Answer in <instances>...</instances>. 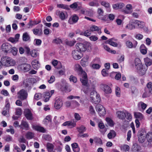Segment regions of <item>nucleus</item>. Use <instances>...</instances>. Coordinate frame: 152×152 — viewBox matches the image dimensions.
I'll use <instances>...</instances> for the list:
<instances>
[{
	"label": "nucleus",
	"instance_id": "24",
	"mask_svg": "<svg viewBox=\"0 0 152 152\" xmlns=\"http://www.w3.org/2000/svg\"><path fill=\"white\" fill-rule=\"evenodd\" d=\"M54 145L52 143L48 142L47 143L46 148L48 152H51L54 149Z\"/></svg>",
	"mask_w": 152,
	"mask_h": 152
},
{
	"label": "nucleus",
	"instance_id": "34",
	"mask_svg": "<svg viewBox=\"0 0 152 152\" xmlns=\"http://www.w3.org/2000/svg\"><path fill=\"white\" fill-rule=\"evenodd\" d=\"M78 131L79 132V134L83 133L86 130V128L83 126H81L77 128Z\"/></svg>",
	"mask_w": 152,
	"mask_h": 152
},
{
	"label": "nucleus",
	"instance_id": "12",
	"mask_svg": "<svg viewBox=\"0 0 152 152\" xmlns=\"http://www.w3.org/2000/svg\"><path fill=\"white\" fill-rule=\"evenodd\" d=\"M25 115L26 118L28 120H31L33 118L32 114L30 110L28 109L25 110Z\"/></svg>",
	"mask_w": 152,
	"mask_h": 152
},
{
	"label": "nucleus",
	"instance_id": "62",
	"mask_svg": "<svg viewBox=\"0 0 152 152\" xmlns=\"http://www.w3.org/2000/svg\"><path fill=\"white\" fill-rule=\"evenodd\" d=\"M135 37L137 39L141 40L143 38V36L141 34H138L135 35Z\"/></svg>",
	"mask_w": 152,
	"mask_h": 152
},
{
	"label": "nucleus",
	"instance_id": "48",
	"mask_svg": "<svg viewBox=\"0 0 152 152\" xmlns=\"http://www.w3.org/2000/svg\"><path fill=\"white\" fill-rule=\"evenodd\" d=\"M72 102V105L74 107H78L80 105V104L76 101L73 100Z\"/></svg>",
	"mask_w": 152,
	"mask_h": 152
},
{
	"label": "nucleus",
	"instance_id": "56",
	"mask_svg": "<svg viewBox=\"0 0 152 152\" xmlns=\"http://www.w3.org/2000/svg\"><path fill=\"white\" fill-rule=\"evenodd\" d=\"M125 117H126L127 119L130 120L132 119V116L130 113L127 112H125Z\"/></svg>",
	"mask_w": 152,
	"mask_h": 152
},
{
	"label": "nucleus",
	"instance_id": "20",
	"mask_svg": "<svg viewBox=\"0 0 152 152\" xmlns=\"http://www.w3.org/2000/svg\"><path fill=\"white\" fill-rule=\"evenodd\" d=\"M151 94H152V88L145 91L143 94L142 97L143 98L149 97Z\"/></svg>",
	"mask_w": 152,
	"mask_h": 152
},
{
	"label": "nucleus",
	"instance_id": "41",
	"mask_svg": "<svg viewBox=\"0 0 152 152\" xmlns=\"http://www.w3.org/2000/svg\"><path fill=\"white\" fill-rule=\"evenodd\" d=\"M58 14L61 20H63L66 19L65 15L64 13L62 12H59Z\"/></svg>",
	"mask_w": 152,
	"mask_h": 152
},
{
	"label": "nucleus",
	"instance_id": "22",
	"mask_svg": "<svg viewBox=\"0 0 152 152\" xmlns=\"http://www.w3.org/2000/svg\"><path fill=\"white\" fill-rule=\"evenodd\" d=\"M116 135L115 132L113 130H111L107 134V137L109 139L113 138Z\"/></svg>",
	"mask_w": 152,
	"mask_h": 152
},
{
	"label": "nucleus",
	"instance_id": "47",
	"mask_svg": "<svg viewBox=\"0 0 152 152\" xmlns=\"http://www.w3.org/2000/svg\"><path fill=\"white\" fill-rule=\"evenodd\" d=\"M30 54L31 56L34 57H36L38 56L37 51L34 50H31Z\"/></svg>",
	"mask_w": 152,
	"mask_h": 152
},
{
	"label": "nucleus",
	"instance_id": "2",
	"mask_svg": "<svg viewBox=\"0 0 152 152\" xmlns=\"http://www.w3.org/2000/svg\"><path fill=\"white\" fill-rule=\"evenodd\" d=\"M90 46V44L89 43L85 42L83 43H77L76 45V47L77 50L81 52L85 51Z\"/></svg>",
	"mask_w": 152,
	"mask_h": 152
},
{
	"label": "nucleus",
	"instance_id": "32",
	"mask_svg": "<svg viewBox=\"0 0 152 152\" xmlns=\"http://www.w3.org/2000/svg\"><path fill=\"white\" fill-rule=\"evenodd\" d=\"M114 40V39L113 38H111L109 39L108 41V43L111 46L113 47H117L118 45V44L116 42H114L113 41Z\"/></svg>",
	"mask_w": 152,
	"mask_h": 152
},
{
	"label": "nucleus",
	"instance_id": "52",
	"mask_svg": "<svg viewBox=\"0 0 152 152\" xmlns=\"http://www.w3.org/2000/svg\"><path fill=\"white\" fill-rule=\"evenodd\" d=\"M43 137L46 140L51 141L52 140L51 137L49 135H44Z\"/></svg>",
	"mask_w": 152,
	"mask_h": 152
},
{
	"label": "nucleus",
	"instance_id": "17",
	"mask_svg": "<svg viewBox=\"0 0 152 152\" xmlns=\"http://www.w3.org/2000/svg\"><path fill=\"white\" fill-rule=\"evenodd\" d=\"M137 67V72L139 74L141 75H143L145 74L146 73L147 69L145 68H143V66L142 67H140V68Z\"/></svg>",
	"mask_w": 152,
	"mask_h": 152
},
{
	"label": "nucleus",
	"instance_id": "64",
	"mask_svg": "<svg viewBox=\"0 0 152 152\" xmlns=\"http://www.w3.org/2000/svg\"><path fill=\"white\" fill-rule=\"evenodd\" d=\"M152 88V83H151V82H149L147 84V88H145V91Z\"/></svg>",
	"mask_w": 152,
	"mask_h": 152
},
{
	"label": "nucleus",
	"instance_id": "53",
	"mask_svg": "<svg viewBox=\"0 0 152 152\" xmlns=\"http://www.w3.org/2000/svg\"><path fill=\"white\" fill-rule=\"evenodd\" d=\"M69 79L70 81H72L74 83H75L77 81V79L76 78L72 75H71L70 76Z\"/></svg>",
	"mask_w": 152,
	"mask_h": 152
},
{
	"label": "nucleus",
	"instance_id": "6",
	"mask_svg": "<svg viewBox=\"0 0 152 152\" xmlns=\"http://www.w3.org/2000/svg\"><path fill=\"white\" fill-rule=\"evenodd\" d=\"M72 56L75 60H77L80 59L82 57L81 52L77 50H74L72 51Z\"/></svg>",
	"mask_w": 152,
	"mask_h": 152
},
{
	"label": "nucleus",
	"instance_id": "3",
	"mask_svg": "<svg viewBox=\"0 0 152 152\" xmlns=\"http://www.w3.org/2000/svg\"><path fill=\"white\" fill-rule=\"evenodd\" d=\"M2 62L5 63V65L7 66L13 65L15 63V61L11 58L8 56L3 57L1 58Z\"/></svg>",
	"mask_w": 152,
	"mask_h": 152
},
{
	"label": "nucleus",
	"instance_id": "9",
	"mask_svg": "<svg viewBox=\"0 0 152 152\" xmlns=\"http://www.w3.org/2000/svg\"><path fill=\"white\" fill-rule=\"evenodd\" d=\"M101 87L102 89L105 93L107 94H110L112 91L111 88L106 84H102Z\"/></svg>",
	"mask_w": 152,
	"mask_h": 152
},
{
	"label": "nucleus",
	"instance_id": "35",
	"mask_svg": "<svg viewBox=\"0 0 152 152\" xmlns=\"http://www.w3.org/2000/svg\"><path fill=\"white\" fill-rule=\"evenodd\" d=\"M26 138L28 139H31L34 137V134L31 132H27L26 135Z\"/></svg>",
	"mask_w": 152,
	"mask_h": 152
},
{
	"label": "nucleus",
	"instance_id": "37",
	"mask_svg": "<svg viewBox=\"0 0 152 152\" xmlns=\"http://www.w3.org/2000/svg\"><path fill=\"white\" fill-rule=\"evenodd\" d=\"M106 120L108 125L111 126H113L114 125V124L113 120L109 118H107Z\"/></svg>",
	"mask_w": 152,
	"mask_h": 152
},
{
	"label": "nucleus",
	"instance_id": "59",
	"mask_svg": "<svg viewBox=\"0 0 152 152\" xmlns=\"http://www.w3.org/2000/svg\"><path fill=\"white\" fill-rule=\"evenodd\" d=\"M75 42V41H67L66 42V44L69 46H73Z\"/></svg>",
	"mask_w": 152,
	"mask_h": 152
},
{
	"label": "nucleus",
	"instance_id": "1",
	"mask_svg": "<svg viewBox=\"0 0 152 152\" xmlns=\"http://www.w3.org/2000/svg\"><path fill=\"white\" fill-rule=\"evenodd\" d=\"M75 71L79 72L80 73V79L82 84L86 86H88L87 77L86 72L83 70L82 67L79 64H75Z\"/></svg>",
	"mask_w": 152,
	"mask_h": 152
},
{
	"label": "nucleus",
	"instance_id": "31",
	"mask_svg": "<svg viewBox=\"0 0 152 152\" xmlns=\"http://www.w3.org/2000/svg\"><path fill=\"white\" fill-rule=\"evenodd\" d=\"M140 48V51L143 54H146L147 51V49L144 45H141Z\"/></svg>",
	"mask_w": 152,
	"mask_h": 152
},
{
	"label": "nucleus",
	"instance_id": "11",
	"mask_svg": "<svg viewBox=\"0 0 152 152\" xmlns=\"http://www.w3.org/2000/svg\"><path fill=\"white\" fill-rule=\"evenodd\" d=\"M1 48L3 51L7 53L10 51L11 49V46L8 43H5L2 45Z\"/></svg>",
	"mask_w": 152,
	"mask_h": 152
},
{
	"label": "nucleus",
	"instance_id": "54",
	"mask_svg": "<svg viewBox=\"0 0 152 152\" xmlns=\"http://www.w3.org/2000/svg\"><path fill=\"white\" fill-rule=\"evenodd\" d=\"M108 70H107L106 69H103L102 71V75L104 77L108 76Z\"/></svg>",
	"mask_w": 152,
	"mask_h": 152
},
{
	"label": "nucleus",
	"instance_id": "49",
	"mask_svg": "<svg viewBox=\"0 0 152 152\" xmlns=\"http://www.w3.org/2000/svg\"><path fill=\"white\" fill-rule=\"evenodd\" d=\"M101 65L100 64L94 63L92 65V67L93 69H98L101 67Z\"/></svg>",
	"mask_w": 152,
	"mask_h": 152
},
{
	"label": "nucleus",
	"instance_id": "46",
	"mask_svg": "<svg viewBox=\"0 0 152 152\" xmlns=\"http://www.w3.org/2000/svg\"><path fill=\"white\" fill-rule=\"evenodd\" d=\"M126 28L129 30H131L135 28V26L132 24L129 23L126 26Z\"/></svg>",
	"mask_w": 152,
	"mask_h": 152
},
{
	"label": "nucleus",
	"instance_id": "36",
	"mask_svg": "<svg viewBox=\"0 0 152 152\" xmlns=\"http://www.w3.org/2000/svg\"><path fill=\"white\" fill-rule=\"evenodd\" d=\"M33 31L35 35L38 34V35H41L42 33V31L41 29L39 30L37 29H33Z\"/></svg>",
	"mask_w": 152,
	"mask_h": 152
},
{
	"label": "nucleus",
	"instance_id": "43",
	"mask_svg": "<svg viewBox=\"0 0 152 152\" xmlns=\"http://www.w3.org/2000/svg\"><path fill=\"white\" fill-rule=\"evenodd\" d=\"M87 59H86L85 58H83L82 59L81 61V65L83 66H85L87 65Z\"/></svg>",
	"mask_w": 152,
	"mask_h": 152
},
{
	"label": "nucleus",
	"instance_id": "16",
	"mask_svg": "<svg viewBox=\"0 0 152 152\" xmlns=\"http://www.w3.org/2000/svg\"><path fill=\"white\" fill-rule=\"evenodd\" d=\"M91 102L95 104L99 103L101 100L99 95L98 94L91 99Z\"/></svg>",
	"mask_w": 152,
	"mask_h": 152
},
{
	"label": "nucleus",
	"instance_id": "57",
	"mask_svg": "<svg viewBox=\"0 0 152 152\" xmlns=\"http://www.w3.org/2000/svg\"><path fill=\"white\" fill-rule=\"evenodd\" d=\"M102 107H104L101 104H99L96 105V110L98 112H99V110L100 111L101 110H102V109H103V108H102Z\"/></svg>",
	"mask_w": 152,
	"mask_h": 152
},
{
	"label": "nucleus",
	"instance_id": "27",
	"mask_svg": "<svg viewBox=\"0 0 152 152\" xmlns=\"http://www.w3.org/2000/svg\"><path fill=\"white\" fill-rule=\"evenodd\" d=\"M134 115L135 118L142 120L143 119L144 116L142 113L139 112H134Z\"/></svg>",
	"mask_w": 152,
	"mask_h": 152
},
{
	"label": "nucleus",
	"instance_id": "14",
	"mask_svg": "<svg viewBox=\"0 0 152 152\" xmlns=\"http://www.w3.org/2000/svg\"><path fill=\"white\" fill-rule=\"evenodd\" d=\"M52 64L57 69H59L62 67L61 63L60 62H58V61L57 60H53L52 62Z\"/></svg>",
	"mask_w": 152,
	"mask_h": 152
},
{
	"label": "nucleus",
	"instance_id": "5",
	"mask_svg": "<svg viewBox=\"0 0 152 152\" xmlns=\"http://www.w3.org/2000/svg\"><path fill=\"white\" fill-rule=\"evenodd\" d=\"M18 98L22 100L26 99L28 94L27 91L24 89H22L18 92Z\"/></svg>",
	"mask_w": 152,
	"mask_h": 152
},
{
	"label": "nucleus",
	"instance_id": "39",
	"mask_svg": "<svg viewBox=\"0 0 152 152\" xmlns=\"http://www.w3.org/2000/svg\"><path fill=\"white\" fill-rule=\"evenodd\" d=\"M121 150L125 151H128L129 149V145H124L121 147Z\"/></svg>",
	"mask_w": 152,
	"mask_h": 152
},
{
	"label": "nucleus",
	"instance_id": "21",
	"mask_svg": "<svg viewBox=\"0 0 152 152\" xmlns=\"http://www.w3.org/2000/svg\"><path fill=\"white\" fill-rule=\"evenodd\" d=\"M132 6L130 4H128L126 6V9L124 11L126 14L131 13L132 12Z\"/></svg>",
	"mask_w": 152,
	"mask_h": 152
},
{
	"label": "nucleus",
	"instance_id": "60",
	"mask_svg": "<svg viewBox=\"0 0 152 152\" xmlns=\"http://www.w3.org/2000/svg\"><path fill=\"white\" fill-rule=\"evenodd\" d=\"M101 4L102 5L106 8H108L110 7L109 4L105 1H102L101 2Z\"/></svg>",
	"mask_w": 152,
	"mask_h": 152
},
{
	"label": "nucleus",
	"instance_id": "10",
	"mask_svg": "<svg viewBox=\"0 0 152 152\" xmlns=\"http://www.w3.org/2000/svg\"><path fill=\"white\" fill-rule=\"evenodd\" d=\"M78 19V16L74 14L70 17L68 20V23L70 24H73L77 22Z\"/></svg>",
	"mask_w": 152,
	"mask_h": 152
},
{
	"label": "nucleus",
	"instance_id": "44",
	"mask_svg": "<svg viewBox=\"0 0 152 152\" xmlns=\"http://www.w3.org/2000/svg\"><path fill=\"white\" fill-rule=\"evenodd\" d=\"M134 23L137 24L138 27L139 28H142L143 27V26L142 25V23L140 21H139L138 20H135Z\"/></svg>",
	"mask_w": 152,
	"mask_h": 152
},
{
	"label": "nucleus",
	"instance_id": "25",
	"mask_svg": "<svg viewBox=\"0 0 152 152\" xmlns=\"http://www.w3.org/2000/svg\"><path fill=\"white\" fill-rule=\"evenodd\" d=\"M135 64L136 68L142 66L140 60L137 58L135 59Z\"/></svg>",
	"mask_w": 152,
	"mask_h": 152
},
{
	"label": "nucleus",
	"instance_id": "19",
	"mask_svg": "<svg viewBox=\"0 0 152 152\" xmlns=\"http://www.w3.org/2000/svg\"><path fill=\"white\" fill-rule=\"evenodd\" d=\"M33 128L35 130L40 132L44 133L46 132V130L43 127L38 126H33Z\"/></svg>",
	"mask_w": 152,
	"mask_h": 152
},
{
	"label": "nucleus",
	"instance_id": "23",
	"mask_svg": "<svg viewBox=\"0 0 152 152\" xmlns=\"http://www.w3.org/2000/svg\"><path fill=\"white\" fill-rule=\"evenodd\" d=\"M51 118L50 115L46 116L43 121V124L46 125H48V123H51Z\"/></svg>",
	"mask_w": 152,
	"mask_h": 152
},
{
	"label": "nucleus",
	"instance_id": "42",
	"mask_svg": "<svg viewBox=\"0 0 152 152\" xmlns=\"http://www.w3.org/2000/svg\"><path fill=\"white\" fill-rule=\"evenodd\" d=\"M138 106H141L142 109L143 110H145L147 106L146 104L142 102H140L138 104Z\"/></svg>",
	"mask_w": 152,
	"mask_h": 152
},
{
	"label": "nucleus",
	"instance_id": "63",
	"mask_svg": "<svg viewBox=\"0 0 152 152\" xmlns=\"http://www.w3.org/2000/svg\"><path fill=\"white\" fill-rule=\"evenodd\" d=\"M97 93L95 91H91L90 93V97L91 99L97 94Z\"/></svg>",
	"mask_w": 152,
	"mask_h": 152
},
{
	"label": "nucleus",
	"instance_id": "55",
	"mask_svg": "<svg viewBox=\"0 0 152 152\" xmlns=\"http://www.w3.org/2000/svg\"><path fill=\"white\" fill-rule=\"evenodd\" d=\"M53 42L56 44H60L62 43V41L60 39L57 38L53 40Z\"/></svg>",
	"mask_w": 152,
	"mask_h": 152
},
{
	"label": "nucleus",
	"instance_id": "28",
	"mask_svg": "<svg viewBox=\"0 0 152 152\" xmlns=\"http://www.w3.org/2000/svg\"><path fill=\"white\" fill-rule=\"evenodd\" d=\"M62 125L64 126H71L72 127H74L76 125V124L74 122L68 121L64 123Z\"/></svg>",
	"mask_w": 152,
	"mask_h": 152
},
{
	"label": "nucleus",
	"instance_id": "26",
	"mask_svg": "<svg viewBox=\"0 0 152 152\" xmlns=\"http://www.w3.org/2000/svg\"><path fill=\"white\" fill-rule=\"evenodd\" d=\"M90 31H99L98 33L99 34H100L101 33V31L100 30L99 27L95 25L92 26L90 27Z\"/></svg>",
	"mask_w": 152,
	"mask_h": 152
},
{
	"label": "nucleus",
	"instance_id": "50",
	"mask_svg": "<svg viewBox=\"0 0 152 152\" xmlns=\"http://www.w3.org/2000/svg\"><path fill=\"white\" fill-rule=\"evenodd\" d=\"M88 5L91 6L98 7L99 5V4L97 2H94L93 1H91L88 3Z\"/></svg>",
	"mask_w": 152,
	"mask_h": 152
},
{
	"label": "nucleus",
	"instance_id": "33",
	"mask_svg": "<svg viewBox=\"0 0 152 152\" xmlns=\"http://www.w3.org/2000/svg\"><path fill=\"white\" fill-rule=\"evenodd\" d=\"M30 39V37L27 32L23 34V41H27Z\"/></svg>",
	"mask_w": 152,
	"mask_h": 152
},
{
	"label": "nucleus",
	"instance_id": "38",
	"mask_svg": "<svg viewBox=\"0 0 152 152\" xmlns=\"http://www.w3.org/2000/svg\"><path fill=\"white\" fill-rule=\"evenodd\" d=\"M104 48L106 50L110 53L113 54H115L116 53L115 50H111L110 49L107 45H104Z\"/></svg>",
	"mask_w": 152,
	"mask_h": 152
},
{
	"label": "nucleus",
	"instance_id": "15",
	"mask_svg": "<svg viewBox=\"0 0 152 152\" xmlns=\"http://www.w3.org/2000/svg\"><path fill=\"white\" fill-rule=\"evenodd\" d=\"M42 96L44 99L43 100L45 102H46L49 100L51 96V95H50L49 92L47 91L43 93Z\"/></svg>",
	"mask_w": 152,
	"mask_h": 152
},
{
	"label": "nucleus",
	"instance_id": "30",
	"mask_svg": "<svg viewBox=\"0 0 152 152\" xmlns=\"http://www.w3.org/2000/svg\"><path fill=\"white\" fill-rule=\"evenodd\" d=\"M146 138L148 142L152 141V132H149L147 134H146Z\"/></svg>",
	"mask_w": 152,
	"mask_h": 152
},
{
	"label": "nucleus",
	"instance_id": "45",
	"mask_svg": "<svg viewBox=\"0 0 152 152\" xmlns=\"http://www.w3.org/2000/svg\"><path fill=\"white\" fill-rule=\"evenodd\" d=\"M102 110L99 111L98 112V113L99 114V115L100 116H104L106 114V111L104 107H102Z\"/></svg>",
	"mask_w": 152,
	"mask_h": 152
},
{
	"label": "nucleus",
	"instance_id": "4",
	"mask_svg": "<svg viewBox=\"0 0 152 152\" xmlns=\"http://www.w3.org/2000/svg\"><path fill=\"white\" fill-rule=\"evenodd\" d=\"M146 135V132L143 130H140L138 132L137 136L139 142L142 143L145 140Z\"/></svg>",
	"mask_w": 152,
	"mask_h": 152
},
{
	"label": "nucleus",
	"instance_id": "7",
	"mask_svg": "<svg viewBox=\"0 0 152 152\" xmlns=\"http://www.w3.org/2000/svg\"><path fill=\"white\" fill-rule=\"evenodd\" d=\"M10 107V104L9 102H7L5 105V107L4 108V110L2 112V114L4 116L7 117L10 116L9 110Z\"/></svg>",
	"mask_w": 152,
	"mask_h": 152
},
{
	"label": "nucleus",
	"instance_id": "18",
	"mask_svg": "<svg viewBox=\"0 0 152 152\" xmlns=\"http://www.w3.org/2000/svg\"><path fill=\"white\" fill-rule=\"evenodd\" d=\"M117 117L121 119H123L125 118V112H124L122 111H117L116 113Z\"/></svg>",
	"mask_w": 152,
	"mask_h": 152
},
{
	"label": "nucleus",
	"instance_id": "13",
	"mask_svg": "<svg viewBox=\"0 0 152 152\" xmlns=\"http://www.w3.org/2000/svg\"><path fill=\"white\" fill-rule=\"evenodd\" d=\"M20 66L21 69L24 72L29 71L31 67L30 65L27 64H23Z\"/></svg>",
	"mask_w": 152,
	"mask_h": 152
},
{
	"label": "nucleus",
	"instance_id": "8",
	"mask_svg": "<svg viewBox=\"0 0 152 152\" xmlns=\"http://www.w3.org/2000/svg\"><path fill=\"white\" fill-rule=\"evenodd\" d=\"M63 104V102L61 99L56 98L54 104V107L56 109H59L62 106Z\"/></svg>",
	"mask_w": 152,
	"mask_h": 152
},
{
	"label": "nucleus",
	"instance_id": "58",
	"mask_svg": "<svg viewBox=\"0 0 152 152\" xmlns=\"http://www.w3.org/2000/svg\"><path fill=\"white\" fill-rule=\"evenodd\" d=\"M11 49L12 50H11L13 55L14 56L16 55L18 51L17 48L15 47H13L12 48H11Z\"/></svg>",
	"mask_w": 152,
	"mask_h": 152
},
{
	"label": "nucleus",
	"instance_id": "51",
	"mask_svg": "<svg viewBox=\"0 0 152 152\" xmlns=\"http://www.w3.org/2000/svg\"><path fill=\"white\" fill-rule=\"evenodd\" d=\"M57 6L59 8H61L64 9H67L68 7L67 5L62 4H57Z\"/></svg>",
	"mask_w": 152,
	"mask_h": 152
},
{
	"label": "nucleus",
	"instance_id": "29",
	"mask_svg": "<svg viewBox=\"0 0 152 152\" xmlns=\"http://www.w3.org/2000/svg\"><path fill=\"white\" fill-rule=\"evenodd\" d=\"M144 61L146 65L147 66L152 64V60L148 58H144Z\"/></svg>",
	"mask_w": 152,
	"mask_h": 152
},
{
	"label": "nucleus",
	"instance_id": "40",
	"mask_svg": "<svg viewBox=\"0 0 152 152\" xmlns=\"http://www.w3.org/2000/svg\"><path fill=\"white\" fill-rule=\"evenodd\" d=\"M21 125L24 127V128L26 130L28 129L29 126L27 123L25 121H22Z\"/></svg>",
	"mask_w": 152,
	"mask_h": 152
},
{
	"label": "nucleus",
	"instance_id": "61",
	"mask_svg": "<svg viewBox=\"0 0 152 152\" xmlns=\"http://www.w3.org/2000/svg\"><path fill=\"white\" fill-rule=\"evenodd\" d=\"M32 66L37 65L38 66H39L40 64L39 61L36 60H34L32 62Z\"/></svg>",
	"mask_w": 152,
	"mask_h": 152
}]
</instances>
